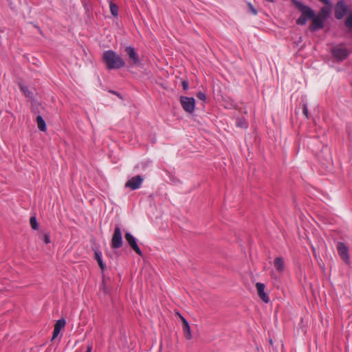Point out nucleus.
Returning a JSON list of instances; mask_svg holds the SVG:
<instances>
[{
  "label": "nucleus",
  "instance_id": "14",
  "mask_svg": "<svg viewBox=\"0 0 352 352\" xmlns=\"http://www.w3.org/2000/svg\"><path fill=\"white\" fill-rule=\"evenodd\" d=\"M65 324L66 321L65 319H60L56 322L52 340H54L58 336L60 330L65 326Z\"/></svg>",
  "mask_w": 352,
  "mask_h": 352
},
{
  "label": "nucleus",
  "instance_id": "13",
  "mask_svg": "<svg viewBox=\"0 0 352 352\" xmlns=\"http://www.w3.org/2000/svg\"><path fill=\"white\" fill-rule=\"evenodd\" d=\"M265 287V286L263 283H257L256 284L258 296L264 302L267 303L270 301V298L268 295L264 292Z\"/></svg>",
  "mask_w": 352,
  "mask_h": 352
},
{
  "label": "nucleus",
  "instance_id": "15",
  "mask_svg": "<svg viewBox=\"0 0 352 352\" xmlns=\"http://www.w3.org/2000/svg\"><path fill=\"white\" fill-rule=\"evenodd\" d=\"M274 266L278 273H283L285 270V261L280 256L276 257L274 261Z\"/></svg>",
  "mask_w": 352,
  "mask_h": 352
},
{
  "label": "nucleus",
  "instance_id": "8",
  "mask_svg": "<svg viewBox=\"0 0 352 352\" xmlns=\"http://www.w3.org/2000/svg\"><path fill=\"white\" fill-rule=\"evenodd\" d=\"M143 178L140 175H136L126 182L125 187L131 190H136L141 186Z\"/></svg>",
  "mask_w": 352,
  "mask_h": 352
},
{
  "label": "nucleus",
  "instance_id": "6",
  "mask_svg": "<svg viewBox=\"0 0 352 352\" xmlns=\"http://www.w3.org/2000/svg\"><path fill=\"white\" fill-rule=\"evenodd\" d=\"M337 250L340 258L347 264L350 263V258L349 255V249L346 245L342 242L337 243Z\"/></svg>",
  "mask_w": 352,
  "mask_h": 352
},
{
  "label": "nucleus",
  "instance_id": "19",
  "mask_svg": "<svg viewBox=\"0 0 352 352\" xmlns=\"http://www.w3.org/2000/svg\"><path fill=\"white\" fill-rule=\"evenodd\" d=\"M19 88L25 97L30 99L33 98V94L28 89L27 86L23 84H19Z\"/></svg>",
  "mask_w": 352,
  "mask_h": 352
},
{
  "label": "nucleus",
  "instance_id": "12",
  "mask_svg": "<svg viewBox=\"0 0 352 352\" xmlns=\"http://www.w3.org/2000/svg\"><path fill=\"white\" fill-rule=\"evenodd\" d=\"M312 21L309 26V30L311 32H316V30H320L324 27V21L321 18L314 14V18H311Z\"/></svg>",
  "mask_w": 352,
  "mask_h": 352
},
{
  "label": "nucleus",
  "instance_id": "5",
  "mask_svg": "<svg viewBox=\"0 0 352 352\" xmlns=\"http://www.w3.org/2000/svg\"><path fill=\"white\" fill-rule=\"evenodd\" d=\"M122 244L121 230L118 226H116L111 239V247L114 249H118L121 248Z\"/></svg>",
  "mask_w": 352,
  "mask_h": 352
},
{
  "label": "nucleus",
  "instance_id": "1",
  "mask_svg": "<svg viewBox=\"0 0 352 352\" xmlns=\"http://www.w3.org/2000/svg\"><path fill=\"white\" fill-rule=\"evenodd\" d=\"M102 60L107 69H116L125 65L124 60L113 50H107L103 53Z\"/></svg>",
  "mask_w": 352,
  "mask_h": 352
},
{
  "label": "nucleus",
  "instance_id": "17",
  "mask_svg": "<svg viewBox=\"0 0 352 352\" xmlns=\"http://www.w3.org/2000/svg\"><path fill=\"white\" fill-rule=\"evenodd\" d=\"M37 126L38 129L41 131H46V124L45 122L42 118L41 116H38L36 119Z\"/></svg>",
  "mask_w": 352,
  "mask_h": 352
},
{
  "label": "nucleus",
  "instance_id": "23",
  "mask_svg": "<svg viewBox=\"0 0 352 352\" xmlns=\"http://www.w3.org/2000/svg\"><path fill=\"white\" fill-rule=\"evenodd\" d=\"M236 126L239 127H247V124L243 119H237L236 120Z\"/></svg>",
  "mask_w": 352,
  "mask_h": 352
},
{
  "label": "nucleus",
  "instance_id": "18",
  "mask_svg": "<svg viewBox=\"0 0 352 352\" xmlns=\"http://www.w3.org/2000/svg\"><path fill=\"white\" fill-rule=\"evenodd\" d=\"M95 259L97 261L100 269L102 271H104L106 269V265L103 263L102 260V253L98 251L95 252Z\"/></svg>",
  "mask_w": 352,
  "mask_h": 352
},
{
  "label": "nucleus",
  "instance_id": "25",
  "mask_svg": "<svg viewBox=\"0 0 352 352\" xmlns=\"http://www.w3.org/2000/svg\"><path fill=\"white\" fill-rule=\"evenodd\" d=\"M248 8H249L250 10L251 11V12H252L253 14L256 15V14H257V11H256V10L253 7V6H252L251 3H248Z\"/></svg>",
  "mask_w": 352,
  "mask_h": 352
},
{
  "label": "nucleus",
  "instance_id": "7",
  "mask_svg": "<svg viewBox=\"0 0 352 352\" xmlns=\"http://www.w3.org/2000/svg\"><path fill=\"white\" fill-rule=\"evenodd\" d=\"M124 51L129 58V61L133 65H138L140 63V60L138 53L135 52L134 47L127 46L125 47Z\"/></svg>",
  "mask_w": 352,
  "mask_h": 352
},
{
  "label": "nucleus",
  "instance_id": "27",
  "mask_svg": "<svg viewBox=\"0 0 352 352\" xmlns=\"http://www.w3.org/2000/svg\"><path fill=\"white\" fill-rule=\"evenodd\" d=\"M182 87H183V89H184V90H187V89H188V82H187V81H186V80H183V81L182 82Z\"/></svg>",
  "mask_w": 352,
  "mask_h": 352
},
{
  "label": "nucleus",
  "instance_id": "29",
  "mask_svg": "<svg viewBox=\"0 0 352 352\" xmlns=\"http://www.w3.org/2000/svg\"><path fill=\"white\" fill-rule=\"evenodd\" d=\"M320 1L322 2L323 3L326 5H330V1L329 0H319Z\"/></svg>",
  "mask_w": 352,
  "mask_h": 352
},
{
  "label": "nucleus",
  "instance_id": "22",
  "mask_svg": "<svg viewBox=\"0 0 352 352\" xmlns=\"http://www.w3.org/2000/svg\"><path fill=\"white\" fill-rule=\"evenodd\" d=\"M345 25L347 28L352 29V10L349 12L345 20Z\"/></svg>",
  "mask_w": 352,
  "mask_h": 352
},
{
  "label": "nucleus",
  "instance_id": "31",
  "mask_svg": "<svg viewBox=\"0 0 352 352\" xmlns=\"http://www.w3.org/2000/svg\"><path fill=\"white\" fill-rule=\"evenodd\" d=\"M110 92L115 94L116 96H118L119 98H122V97L119 93L114 91H111Z\"/></svg>",
  "mask_w": 352,
  "mask_h": 352
},
{
  "label": "nucleus",
  "instance_id": "24",
  "mask_svg": "<svg viewBox=\"0 0 352 352\" xmlns=\"http://www.w3.org/2000/svg\"><path fill=\"white\" fill-rule=\"evenodd\" d=\"M197 97L201 100H203V101H205L206 99V96L205 94L202 93V92H199L197 93Z\"/></svg>",
  "mask_w": 352,
  "mask_h": 352
},
{
  "label": "nucleus",
  "instance_id": "11",
  "mask_svg": "<svg viewBox=\"0 0 352 352\" xmlns=\"http://www.w3.org/2000/svg\"><path fill=\"white\" fill-rule=\"evenodd\" d=\"M177 315L179 317V318L182 320V330L185 338L187 340H191L192 336L191 333L190 327L188 321L179 313L177 312Z\"/></svg>",
  "mask_w": 352,
  "mask_h": 352
},
{
  "label": "nucleus",
  "instance_id": "4",
  "mask_svg": "<svg viewBox=\"0 0 352 352\" xmlns=\"http://www.w3.org/2000/svg\"><path fill=\"white\" fill-rule=\"evenodd\" d=\"M180 102L183 109L188 113H192L195 110V100L192 97L181 96Z\"/></svg>",
  "mask_w": 352,
  "mask_h": 352
},
{
  "label": "nucleus",
  "instance_id": "21",
  "mask_svg": "<svg viewBox=\"0 0 352 352\" xmlns=\"http://www.w3.org/2000/svg\"><path fill=\"white\" fill-rule=\"evenodd\" d=\"M30 223L31 226V228L33 230H37L38 228V224L37 223L36 218L35 217H31L30 219Z\"/></svg>",
  "mask_w": 352,
  "mask_h": 352
},
{
  "label": "nucleus",
  "instance_id": "20",
  "mask_svg": "<svg viewBox=\"0 0 352 352\" xmlns=\"http://www.w3.org/2000/svg\"><path fill=\"white\" fill-rule=\"evenodd\" d=\"M109 7H110V11H111V14L114 16H118V8L117 5L113 2H111Z\"/></svg>",
  "mask_w": 352,
  "mask_h": 352
},
{
  "label": "nucleus",
  "instance_id": "30",
  "mask_svg": "<svg viewBox=\"0 0 352 352\" xmlns=\"http://www.w3.org/2000/svg\"><path fill=\"white\" fill-rule=\"evenodd\" d=\"M91 349H92V345L91 344H89L87 346V351L86 352H91Z\"/></svg>",
  "mask_w": 352,
  "mask_h": 352
},
{
  "label": "nucleus",
  "instance_id": "16",
  "mask_svg": "<svg viewBox=\"0 0 352 352\" xmlns=\"http://www.w3.org/2000/svg\"><path fill=\"white\" fill-rule=\"evenodd\" d=\"M329 6L322 7L318 12L317 16L321 18L323 20H325L327 17H329L331 12V5Z\"/></svg>",
  "mask_w": 352,
  "mask_h": 352
},
{
  "label": "nucleus",
  "instance_id": "9",
  "mask_svg": "<svg viewBox=\"0 0 352 352\" xmlns=\"http://www.w3.org/2000/svg\"><path fill=\"white\" fill-rule=\"evenodd\" d=\"M125 239L129 246L140 256L142 255V251L138 245L136 239L129 232H126L124 235Z\"/></svg>",
  "mask_w": 352,
  "mask_h": 352
},
{
  "label": "nucleus",
  "instance_id": "26",
  "mask_svg": "<svg viewBox=\"0 0 352 352\" xmlns=\"http://www.w3.org/2000/svg\"><path fill=\"white\" fill-rule=\"evenodd\" d=\"M302 111H303V113H304V115H305L307 118H308V109H307V104H304V105H303Z\"/></svg>",
  "mask_w": 352,
  "mask_h": 352
},
{
  "label": "nucleus",
  "instance_id": "28",
  "mask_svg": "<svg viewBox=\"0 0 352 352\" xmlns=\"http://www.w3.org/2000/svg\"><path fill=\"white\" fill-rule=\"evenodd\" d=\"M44 241L46 244H48L50 243V238L48 234H45L44 236Z\"/></svg>",
  "mask_w": 352,
  "mask_h": 352
},
{
  "label": "nucleus",
  "instance_id": "10",
  "mask_svg": "<svg viewBox=\"0 0 352 352\" xmlns=\"http://www.w3.org/2000/svg\"><path fill=\"white\" fill-rule=\"evenodd\" d=\"M347 12V7L344 2L340 1L337 3L335 8V16L337 19H341Z\"/></svg>",
  "mask_w": 352,
  "mask_h": 352
},
{
  "label": "nucleus",
  "instance_id": "3",
  "mask_svg": "<svg viewBox=\"0 0 352 352\" xmlns=\"http://www.w3.org/2000/svg\"><path fill=\"white\" fill-rule=\"evenodd\" d=\"M349 50L342 45H339L332 49L333 56L338 61H342L349 55Z\"/></svg>",
  "mask_w": 352,
  "mask_h": 352
},
{
  "label": "nucleus",
  "instance_id": "2",
  "mask_svg": "<svg viewBox=\"0 0 352 352\" xmlns=\"http://www.w3.org/2000/svg\"><path fill=\"white\" fill-rule=\"evenodd\" d=\"M292 1L295 7L302 12L301 16L296 20L298 25H304L306 24L308 19L314 18V11L311 8L302 4L297 0H292Z\"/></svg>",
  "mask_w": 352,
  "mask_h": 352
}]
</instances>
